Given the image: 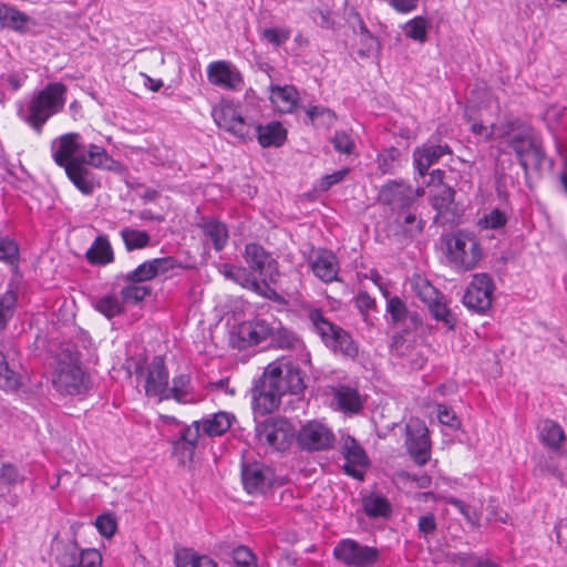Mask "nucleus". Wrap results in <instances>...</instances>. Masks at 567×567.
<instances>
[{
    "mask_svg": "<svg viewBox=\"0 0 567 567\" xmlns=\"http://www.w3.org/2000/svg\"><path fill=\"white\" fill-rule=\"evenodd\" d=\"M95 526L101 535L104 537H112L117 528L116 519L111 514H103L97 516Z\"/></svg>",
    "mask_w": 567,
    "mask_h": 567,
    "instance_id": "nucleus-55",
    "label": "nucleus"
},
{
    "mask_svg": "<svg viewBox=\"0 0 567 567\" xmlns=\"http://www.w3.org/2000/svg\"><path fill=\"white\" fill-rule=\"evenodd\" d=\"M363 507L367 515L371 517L386 516L391 511L388 499L379 495L365 497L363 499Z\"/></svg>",
    "mask_w": 567,
    "mask_h": 567,
    "instance_id": "nucleus-43",
    "label": "nucleus"
},
{
    "mask_svg": "<svg viewBox=\"0 0 567 567\" xmlns=\"http://www.w3.org/2000/svg\"><path fill=\"white\" fill-rule=\"evenodd\" d=\"M262 147H280L287 140V130L279 122L266 125L254 122V135Z\"/></svg>",
    "mask_w": 567,
    "mask_h": 567,
    "instance_id": "nucleus-22",
    "label": "nucleus"
},
{
    "mask_svg": "<svg viewBox=\"0 0 567 567\" xmlns=\"http://www.w3.org/2000/svg\"><path fill=\"white\" fill-rule=\"evenodd\" d=\"M212 116L218 127L238 138H252L254 120L243 113L239 104L229 100H223L212 110Z\"/></svg>",
    "mask_w": 567,
    "mask_h": 567,
    "instance_id": "nucleus-7",
    "label": "nucleus"
},
{
    "mask_svg": "<svg viewBox=\"0 0 567 567\" xmlns=\"http://www.w3.org/2000/svg\"><path fill=\"white\" fill-rule=\"evenodd\" d=\"M439 421L447 426L456 427L458 422L456 415L452 409L444 404H437L436 406Z\"/></svg>",
    "mask_w": 567,
    "mask_h": 567,
    "instance_id": "nucleus-64",
    "label": "nucleus"
},
{
    "mask_svg": "<svg viewBox=\"0 0 567 567\" xmlns=\"http://www.w3.org/2000/svg\"><path fill=\"white\" fill-rule=\"evenodd\" d=\"M330 389L339 410L346 413H357L362 408L363 401L355 388L338 384Z\"/></svg>",
    "mask_w": 567,
    "mask_h": 567,
    "instance_id": "nucleus-24",
    "label": "nucleus"
},
{
    "mask_svg": "<svg viewBox=\"0 0 567 567\" xmlns=\"http://www.w3.org/2000/svg\"><path fill=\"white\" fill-rule=\"evenodd\" d=\"M331 143L336 151L343 154H351L354 148L353 140L343 131L336 132L331 138Z\"/></svg>",
    "mask_w": 567,
    "mask_h": 567,
    "instance_id": "nucleus-58",
    "label": "nucleus"
},
{
    "mask_svg": "<svg viewBox=\"0 0 567 567\" xmlns=\"http://www.w3.org/2000/svg\"><path fill=\"white\" fill-rule=\"evenodd\" d=\"M65 93L66 86L63 83H50L34 92L27 103L18 106V116L40 134L49 118L63 110Z\"/></svg>",
    "mask_w": 567,
    "mask_h": 567,
    "instance_id": "nucleus-4",
    "label": "nucleus"
},
{
    "mask_svg": "<svg viewBox=\"0 0 567 567\" xmlns=\"http://www.w3.org/2000/svg\"><path fill=\"white\" fill-rule=\"evenodd\" d=\"M493 281L487 274H476L466 288L464 305L472 311L485 313L492 306Z\"/></svg>",
    "mask_w": 567,
    "mask_h": 567,
    "instance_id": "nucleus-12",
    "label": "nucleus"
},
{
    "mask_svg": "<svg viewBox=\"0 0 567 567\" xmlns=\"http://www.w3.org/2000/svg\"><path fill=\"white\" fill-rule=\"evenodd\" d=\"M102 564V556L99 550L80 549L78 557V567H100Z\"/></svg>",
    "mask_w": 567,
    "mask_h": 567,
    "instance_id": "nucleus-56",
    "label": "nucleus"
},
{
    "mask_svg": "<svg viewBox=\"0 0 567 567\" xmlns=\"http://www.w3.org/2000/svg\"><path fill=\"white\" fill-rule=\"evenodd\" d=\"M243 257L247 265L265 280L275 281L278 276V264L262 246L250 243L245 246Z\"/></svg>",
    "mask_w": 567,
    "mask_h": 567,
    "instance_id": "nucleus-15",
    "label": "nucleus"
},
{
    "mask_svg": "<svg viewBox=\"0 0 567 567\" xmlns=\"http://www.w3.org/2000/svg\"><path fill=\"white\" fill-rule=\"evenodd\" d=\"M342 454L344 455L347 462H350L353 464H365L367 463V455L364 453V450L351 436L343 437Z\"/></svg>",
    "mask_w": 567,
    "mask_h": 567,
    "instance_id": "nucleus-44",
    "label": "nucleus"
},
{
    "mask_svg": "<svg viewBox=\"0 0 567 567\" xmlns=\"http://www.w3.org/2000/svg\"><path fill=\"white\" fill-rule=\"evenodd\" d=\"M379 200L393 209H406L413 204L412 186L404 181H390L380 188Z\"/></svg>",
    "mask_w": 567,
    "mask_h": 567,
    "instance_id": "nucleus-16",
    "label": "nucleus"
},
{
    "mask_svg": "<svg viewBox=\"0 0 567 567\" xmlns=\"http://www.w3.org/2000/svg\"><path fill=\"white\" fill-rule=\"evenodd\" d=\"M125 284L126 285L121 289L120 292L123 302L137 303L143 301L151 293V288L146 285H141L135 281Z\"/></svg>",
    "mask_w": 567,
    "mask_h": 567,
    "instance_id": "nucleus-41",
    "label": "nucleus"
},
{
    "mask_svg": "<svg viewBox=\"0 0 567 567\" xmlns=\"http://www.w3.org/2000/svg\"><path fill=\"white\" fill-rule=\"evenodd\" d=\"M156 276L166 274L178 266L177 261L173 257L155 258L151 260Z\"/></svg>",
    "mask_w": 567,
    "mask_h": 567,
    "instance_id": "nucleus-63",
    "label": "nucleus"
},
{
    "mask_svg": "<svg viewBox=\"0 0 567 567\" xmlns=\"http://www.w3.org/2000/svg\"><path fill=\"white\" fill-rule=\"evenodd\" d=\"M399 223L409 236L421 234L424 227V221L410 212H403L400 214Z\"/></svg>",
    "mask_w": 567,
    "mask_h": 567,
    "instance_id": "nucleus-50",
    "label": "nucleus"
},
{
    "mask_svg": "<svg viewBox=\"0 0 567 567\" xmlns=\"http://www.w3.org/2000/svg\"><path fill=\"white\" fill-rule=\"evenodd\" d=\"M411 287L415 296L424 302L432 316L437 321H443L449 328H453L454 318L449 310L443 295L422 275L411 278Z\"/></svg>",
    "mask_w": 567,
    "mask_h": 567,
    "instance_id": "nucleus-8",
    "label": "nucleus"
},
{
    "mask_svg": "<svg viewBox=\"0 0 567 567\" xmlns=\"http://www.w3.org/2000/svg\"><path fill=\"white\" fill-rule=\"evenodd\" d=\"M23 475L19 472L17 466L12 463H2L0 467V483L7 486L17 485L22 483Z\"/></svg>",
    "mask_w": 567,
    "mask_h": 567,
    "instance_id": "nucleus-52",
    "label": "nucleus"
},
{
    "mask_svg": "<svg viewBox=\"0 0 567 567\" xmlns=\"http://www.w3.org/2000/svg\"><path fill=\"white\" fill-rule=\"evenodd\" d=\"M515 131L508 136V144L517 154L520 165L526 169V147L527 143L530 142L532 136L529 135V132L526 128H523L519 133L513 135Z\"/></svg>",
    "mask_w": 567,
    "mask_h": 567,
    "instance_id": "nucleus-45",
    "label": "nucleus"
},
{
    "mask_svg": "<svg viewBox=\"0 0 567 567\" xmlns=\"http://www.w3.org/2000/svg\"><path fill=\"white\" fill-rule=\"evenodd\" d=\"M49 367L52 386L61 395H83L90 390V377L83 370L79 354L69 348L60 349Z\"/></svg>",
    "mask_w": 567,
    "mask_h": 567,
    "instance_id": "nucleus-3",
    "label": "nucleus"
},
{
    "mask_svg": "<svg viewBox=\"0 0 567 567\" xmlns=\"http://www.w3.org/2000/svg\"><path fill=\"white\" fill-rule=\"evenodd\" d=\"M121 236L127 250L144 248L150 243V235L145 230L125 227L121 230Z\"/></svg>",
    "mask_w": 567,
    "mask_h": 567,
    "instance_id": "nucleus-42",
    "label": "nucleus"
},
{
    "mask_svg": "<svg viewBox=\"0 0 567 567\" xmlns=\"http://www.w3.org/2000/svg\"><path fill=\"white\" fill-rule=\"evenodd\" d=\"M258 441L276 451H285L293 437L292 424L284 417H271L256 426Z\"/></svg>",
    "mask_w": 567,
    "mask_h": 567,
    "instance_id": "nucleus-9",
    "label": "nucleus"
},
{
    "mask_svg": "<svg viewBox=\"0 0 567 567\" xmlns=\"http://www.w3.org/2000/svg\"><path fill=\"white\" fill-rule=\"evenodd\" d=\"M176 567H217V564L208 556L197 555L192 549H181L175 554Z\"/></svg>",
    "mask_w": 567,
    "mask_h": 567,
    "instance_id": "nucleus-35",
    "label": "nucleus"
},
{
    "mask_svg": "<svg viewBox=\"0 0 567 567\" xmlns=\"http://www.w3.org/2000/svg\"><path fill=\"white\" fill-rule=\"evenodd\" d=\"M447 503L456 507L460 513L464 516V518L473 526L480 525V514L476 509L472 508L471 506L466 505L463 501L451 497L447 499Z\"/></svg>",
    "mask_w": 567,
    "mask_h": 567,
    "instance_id": "nucleus-54",
    "label": "nucleus"
},
{
    "mask_svg": "<svg viewBox=\"0 0 567 567\" xmlns=\"http://www.w3.org/2000/svg\"><path fill=\"white\" fill-rule=\"evenodd\" d=\"M451 152L447 144H432L429 142L414 150L413 164L420 176H424L433 164L443 155L451 154Z\"/></svg>",
    "mask_w": 567,
    "mask_h": 567,
    "instance_id": "nucleus-19",
    "label": "nucleus"
},
{
    "mask_svg": "<svg viewBox=\"0 0 567 567\" xmlns=\"http://www.w3.org/2000/svg\"><path fill=\"white\" fill-rule=\"evenodd\" d=\"M169 399H174L182 404L197 402L196 396L190 390V379L186 374H181L173 379V386L168 388Z\"/></svg>",
    "mask_w": 567,
    "mask_h": 567,
    "instance_id": "nucleus-32",
    "label": "nucleus"
},
{
    "mask_svg": "<svg viewBox=\"0 0 567 567\" xmlns=\"http://www.w3.org/2000/svg\"><path fill=\"white\" fill-rule=\"evenodd\" d=\"M386 311L390 313L394 323L403 322L409 316V311L404 301L398 296H394L388 300Z\"/></svg>",
    "mask_w": 567,
    "mask_h": 567,
    "instance_id": "nucleus-51",
    "label": "nucleus"
},
{
    "mask_svg": "<svg viewBox=\"0 0 567 567\" xmlns=\"http://www.w3.org/2000/svg\"><path fill=\"white\" fill-rule=\"evenodd\" d=\"M233 557L237 567H257L255 555L249 548L245 546H238L235 548L233 551Z\"/></svg>",
    "mask_w": 567,
    "mask_h": 567,
    "instance_id": "nucleus-57",
    "label": "nucleus"
},
{
    "mask_svg": "<svg viewBox=\"0 0 567 567\" xmlns=\"http://www.w3.org/2000/svg\"><path fill=\"white\" fill-rule=\"evenodd\" d=\"M406 449L419 465H424L430 458L431 443L424 422L411 420L406 424Z\"/></svg>",
    "mask_w": 567,
    "mask_h": 567,
    "instance_id": "nucleus-14",
    "label": "nucleus"
},
{
    "mask_svg": "<svg viewBox=\"0 0 567 567\" xmlns=\"http://www.w3.org/2000/svg\"><path fill=\"white\" fill-rule=\"evenodd\" d=\"M80 548L74 540L54 539L52 553L61 567H78Z\"/></svg>",
    "mask_w": 567,
    "mask_h": 567,
    "instance_id": "nucleus-27",
    "label": "nucleus"
},
{
    "mask_svg": "<svg viewBox=\"0 0 567 567\" xmlns=\"http://www.w3.org/2000/svg\"><path fill=\"white\" fill-rule=\"evenodd\" d=\"M207 76L212 84L236 90L241 86L243 78L239 71L226 61H216L208 65Z\"/></svg>",
    "mask_w": 567,
    "mask_h": 567,
    "instance_id": "nucleus-18",
    "label": "nucleus"
},
{
    "mask_svg": "<svg viewBox=\"0 0 567 567\" xmlns=\"http://www.w3.org/2000/svg\"><path fill=\"white\" fill-rule=\"evenodd\" d=\"M270 101L281 113H291L297 106L299 93L292 85H270Z\"/></svg>",
    "mask_w": 567,
    "mask_h": 567,
    "instance_id": "nucleus-26",
    "label": "nucleus"
},
{
    "mask_svg": "<svg viewBox=\"0 0 567 567\" xmlns=\"http://www.w3.org/2000/svg\"><path fill=\"white\" fill-rule=\"evenodd\" d=\"M29 21V17L14 7L0 2V24L16 31H22Z\"/></svg>",
    "mask_w": 567,
    "mask_h": 567,
    "instance_id": "nucleus-34",
    "label": "nucleus"
},
{
    "mask_svg": "<svg viewBox=\"0 0 567 567\" xmlns=\"http://www.w3.org/2000/svg\"><path fill=\"white\" fill-rule=\"evenodd\" d=\"M81 150L82 143L79 133L63 134L51 144L54 163L64 168L68 178L78 190L89 196L100 187V182L95 174L83 164V159L75 157Z\"/></svg>",
    "mask_w": 567,
    "mask_h": 567,
    "instance_id": "nucleus-2",
    "label": "nucleus"
},
{
    "mask_svg": "<svg viewBox=\"0 0 567 567\" xmlns=\"http://www.w3.org/2000/svg\"><path fill=\"white\" fill-rule=\"evenodd\" d=\"M78 159H83L86 166L102 168L106 171H115L118 163L100 145L90 144L87 147L82 145V150L75 155Z\"/></svg>",
    "mask_w": 567,
    "mask_h": 567,
    "instance_id": "nucleus-21",
    "label": "nucleus"
},
{
    "mask_svg": "<svg viewBox=\"0 0 567 567\" xmlns=\"http://www.w3.org/2000/svg\"><path fill=\"white\" fill-rule=\"evenodd\" d=\"M525 158L527 159V166L528 165L538 166L543 162L544 152H543L542 145L533 137L530 138V142L527 143Z\"/></svg>",
    "mask_w": 567,
    "mask_h": 567,
    "instance_id": "nucleus-60",
    "label": "nucleus"
},
{
    "mask_svg": "<svg viewBox=\"0 0 567 567\" xmlns=\"http://www.w3.org/2000/svg\"><path fill=\"white\" fill-rule=\"evenodd\" d=\"M430 29V22L424 17H415L409 20L403 25V32L409 38L419 43H424L427 40V31Z\"/></svg>",
    "mask_w": 567,
    "mask_h": 567,
    "instance_id": "nucleus-38",
    "label": "nucleus"
},
{
    "mask_svg": "<svg viewBox=\"0 0 567 567\" xmlns=\"http://www.w3.org/2000/svg\"><path fill=\"white\" fill-rule=\"evenodd\" d=\"M333 555L340 561L351 567H368L379 558L375 547L360 545L352 539H343L337 544Z\"/></svg>",
    "mask_w": 567,
    "mask_h": 567,
    "instance_id": "nucleus-13",
    "label": "nucleus"
},
{
    "mask_svg": "<svg viewBox=\"0 0 567 567\" xmlns=\"http://www.w3.org/2000/svg\"><path fill=\"white\" fill-rule=\"evenodd\" d=\"M444 244L447 262L457 271L474 269L482 258L481 245L477 238L468 231L451 233L444 237Z\"/></svg>",
    "mask_w": 567,
    "mask_h": 567,
    "instance_id": "nucleus-5",
    "label": "nucleus"
},
{
    "mask_svg": "<svg viewBox=\"0 0 567 567\" xmlns=\"http://www.w3.org/2000/svg\"><path fill=\"white\" fill-rule=\"evenodd\" d=\"M17 293L12 290L0 296V330L4 329L12 318L17 306Z\"/></svg>",
    "mask_w": 567,
    "mask_h": 567,
    "instance_id": "nucleus-48",
    "label": "nucleus"
},
{
    "mask_svg": "<svg viewBox=\"0 0 567 567\" xmlns=\"http://www.w3.org/2000/svg\"><path fill=\"white\" fill-rule=\"evenodd\" d=\"M204 234L213 241L216 250H221L228 240V230L224 223L214 218L205 219L202 224Z\"/></svg>",
    "mask_w": 567,
    "mask_h": 567,
    "instance_id": "nucleus-33",
    "label": "nucleus"
},
{
    "mask_svg": "<svg viewBox=\"0 0 567 567\" xmlns=\"http://www.w3.org/2000/svg\"><path fill=\"white\" fill-rule=\"evenodd\" d=\"M308 317L316 332L334 352H339L348 358H354L358 354V347L351 336L326 319L320 309H311Z\"/></svg>",
    "mask_w": 567,
    "mask_h": 567,
    "instance_id": "nucleus-6",
    "label": "nucleus"
},
{
    "mask_svg": "<svg viewBox=\"0 0 567 567\" xmlns=\"http://www.w3.org/2000/svg\"><path fill=\"white\" fill-rule=\"evenodd\" d=\"M455 190L451 186L440 183L433 185L430 190L429 202L436 212V218L452 221L455 217Z\"/></svg>",
    "mask_w": 567,
    "mask_h": 567,
    "instance_id": "nucleus-17",
    "label": "nucleus"
},
{
    "mask_svg": "<svg viewBox=\"0 0 567 567\" xmlns=\"http://www.w3.org/2000/svg\"><path fill=\"white\" fill-rule=\"evenodd\" d=\"M235 416L227 412H218L209 417L200 420L203 434L207 436H219L226 433L233 424Z\"/></svg>",
    "mask_w": 567,
    "mask_h": 567,
    "instance_id": "nucleus-29",
    "label": "nucleus"
},
{
    "mask_svg": "<svg viewBox=\"0 0 567 567\" xmlns=\"http://www.w3.org/2000/svg\"><path fill=\"white\" fill-rule=\"evenodd\" d=\"M19 255L18 245L10 239L0 238V260L13 264Z\"/></svg>",
    "mask_w": 567,
    "mask_h": 567,
    "instance_id": "nucleus-59",
    "label": "nucleus"
},
{
    "mask_svg": "<svg viewBox=\"0 0 567 567\" xmlns=\"http://www.w3.org/2000/svg\"><path fill=\"white\" fill-rule=\"evenodd\" d=\"M315 275L323 282L338 280L337 257L328 250H320L311 264Z\"/></svg>",
    "mask_w": 567,
    "mask_h": 567,
    "instance_id": "nucleus-25",
    "label": "nucleus"
},
{
    "mask_svg": "<svg viewBox=\"0 0 567 567\" xmlns=\"http://www.w3.org/2000/svg\"><path fill=\"white\" fill-rule=\"evenodd\" d=\"M520 128V123L518 120H508L505 123L497 125H492L487 127L482 123H473L471 125V131L475 135L483 136L486 141L491 138H503L505 136H509L514 131Z\"/></svg>",
    "mask_w": 567,
    "mask_h": 567,
    "instance_id": "nucleus-28",
    "label": "nucleus"
},
{
    "mask_svg": "<svg viewBox=\"0 0 567 567\" xmlns=\"http://www.w3.org/2000/svg\"><path fill=\"white\" fill-rule=\"evenodd\" d=\"M306 113L315 126L330 127L337 120L336 113L326 106L313 105L306 110Z\"/></svg>",
    "mask_w": 567,
    "mask_h": 567,
    "instance_id": "nucleus-40",
    "label": "nucleus"
},
{
    "mask_svg": "<svg viewBox=\"0 0 567 567\" xmlns=\"http://www.w3.org/2000/svg\"><path fill=\"white\" fill-rule=\"evenodd\" d=\"M305 389L306 377L298 367L291 362H271L251 390L252 409L260 415L272 413L284 394H299Z\"/></svg>",
    "mask_w": 567,
    "mask_h": 567,
    "instance_id": "nucleus-1",
    "label": "nucleus"
},
{
    "mask_svg": "<svg viewBox=\"0 0 567 567\" xmlns=\"http://www.w3.org/2000/svg\"><path fill=\"white\" fill-rule=\"evenodd\" d=\"M20 386V375L9 368L4 354L0 352V389L7 392H13Z\"/></svg>",
    "mask_w": 567,
    "mask_h": 567,
    "instance_id": "nucleus-39",
    "label": "nucleus"
},
{
    "mask_svg": "<svg viewBox=\"0 0 567 567\" xmlns=\"http://www.w3.org/2000/svg\"><path fill=\"white\" fill-rule=\"evenodd\" d=\"M94 308L109 319L114 318L123 311V305L115 295L101 297L95 301Z\"/></svg>",
    "mask_w": 567,
    "mask_h": 567,
    "instance_id": "nucleus-46",
    "label": "nucleus"
},
{
    "mask_svg": "<svg viewBox=\"0 0 567 567\" xmlns=\"http://www.w3.org/2000/svg\"><path fill=\"white\" fill-rule=\"evenodd\" d=\"M136 374L144 379V390L148 398H155L159 402L169 399V375L162 357H154L145 368H137Z\"/></svg>",
    "mask_w": 567,
    "mask_h": 567,
    "instance_id": "nucleus-10",
    "label": "nucleus"
},
{
    "mask_svg": "<svg viewBox=\"0 0 567 567\" xmlns=\"http://www.w3.org/2000/svg\"><path fill=\"white\" fill-rule=\"evenodd\" d=\"M156 277L154 268L151 264V260L143 262L135 270L130 271L125 275L124 281L131 282L135 281L141 285H144L145 281L151 280Z\"/></svg>",
    "mask_w": 567,
    "mask_h": 567,
    "instance_id": "nucleus-49",
    "label": "nucleus"
},
{
    "mask_svg": "<svg viewBox=\"0 0 567 567\" xmlns=\"http://www.w3.org/2000/svg\"><path fill=\"white\" fill-rule=\"evenodd\" d=\"M203 434V427L200 421H194L190 425L186 426L178 441L175 442V450L181 445L188 451L189 456L193 455V451L196 447L198 440Z\"/></svg>",
    "mask_w": 567,
    "mask_h": 567,
    "instance_id": "nucleus-36",
    "label": "nucleus"
},
{
    "mask_svg": "<svg viewBox=\"0 0 567 567\" xmlns=\"http://www.w3.org/2000/svg\"><path fill=\"white\" fill-rule=\"evenodd\" d=\"M540 439L549 447L558 450L565 440V433L558 423L545 420L540 427Z\"/></svg>",
    "mask_w": 567,
    "mask_h": 567,
    "instance_id": "nucleus-37",
    "label": "nucleus"
},
{
    "mask_svg": "<svg viewBox=\"0 0 567 567\" xmlns=\"http://www.w3.org/2000/svg\"><path fill=\"white\" fill-rule=\"evenodd\" d=\"M289 31L278 28L265 29L262 32L264 39L275 44L276 47L285 43L289 39Z\"/></svg>",
    "mask_w": 567,
    "mask_h": 567,
    "instance_id": "nucleus-62",
    "label": "nucleus"
},
{
    "mask_svg": "<svg viewBox=\"0 0 567 567\" xmlns=\"http://www.w3.org/2000/svg\"><path fill=\"white\" fill-rule=\"evenodd\" d=\"M274 333V327L266 320L257 319L239 326L238 337L246 346H255Z\"/></svg>",
    "mask_w": 567,
    "mask_h": 567,
    "instance_id": "nucleus-23",
    "label": "nucleus"
},
{
    "mask_svg": "<svg viewBox=\"0 0 567 567\" xmlns=\"http://www.w3.org/2000/svg\"><path fill=\"white\" fill-rule=\"evenodd\" d=\"M86 258L91 264L105 265L113 261V249L105 236H97L90 249L86 251Z\"/></svg>",
    "mask_w": 567,
    "mask_h": 567,
    "instance_id": "nucleus-31",
    "label": "nucleus"
},
{
    "mask_svg": "<svg viewBox=\"0 0 567 567\" xmlns=\"http://www.w3.org/2000/svg\"><path fill=\"white\" fill-rule=\"evenodd\" d=\"M297 442L303 451H327L333 446L336 436L323 423L310 421L300 427Z\"/></svg>",
    "mask_w": 567,
    "mask_h": 567,
    "instance_id": "nucleus-11",
    "label": "nucleus"
},
{
    "mask_svg": "<svg viewBox=\"0 0 567 567\" xmlns=\"http://www.w3.org/2000/svg\"><path fill=\"white\" fill-rule=\"evenodd\" d=\"M234 281L264 297L270 298V295L276 293L266 282H259L251 272L241 266H237Z\"/></svg>",
    "mask_w": 567,
    "mask_h": 567,
    "instance_id": "nucleus-30",
    "label": "nucleus"
},
{
    "mask_svg": "<svg viewBox=\"0 0 567 567\" xmlns=\"http://www.w3.org/2000/svg\"><path fill=\"white\" fill-rule=\"evenodd\" d=\"M271 337V343L274 347L279 349H296L301 346L300 339L291 331L274 327V333Z\"/></svg>",
    "mask_w": 567,
    "mask_h": 567,
    "instance_id": "nucleus-47",
    "label": "nucleus"
},
{
    "mask_svg": "<svg viewBox=\"0 0 567 567\" xmlns=\"http://www.w3.org/2000/svg\"><path fill=\"white\" fill-rule=\"evenodd\" d=\"M400 155L399 150L391 147L379 155V168L382 173H391Z\"/></svg>",
    "mask_w": 567,
    "mask_h": 567,
    "instance_id": "nucleus-61",
    "label": "nucleus"
},
{
    "mask_svg": "<svg viewBox=\"0 0 567 567\" xmlns=\"http://www.w3.org/2000/svg\"><path fill=\"white\" fill-rule=\"evenodd\" d=\"M241 478L244 487L249 494L265 493L271 485L272 473L255 463L243 468Z\"/></svg>",
    "mask_w": 567,
    "mask_h": 567,
    "instance_id": "nucleus-20",
    "label": "nucleus"
},
{
    "mask_svg": "<svg viewBox=\"0 0 567 567\" xmlns=\"http://www.w3.org/2000/svg\"><path fill=\"white\" fill-rule=\"evenodd\" d=\"M507 217L504 212L498 208L491 210L480 219V226L486 229H498L506 225Z\"/></svg>",
    "mask_w": 567,
    "mask_h": 567,
    "instance_id": "nucleus-53",
    "label": "nucleus"
}]
</instances>
